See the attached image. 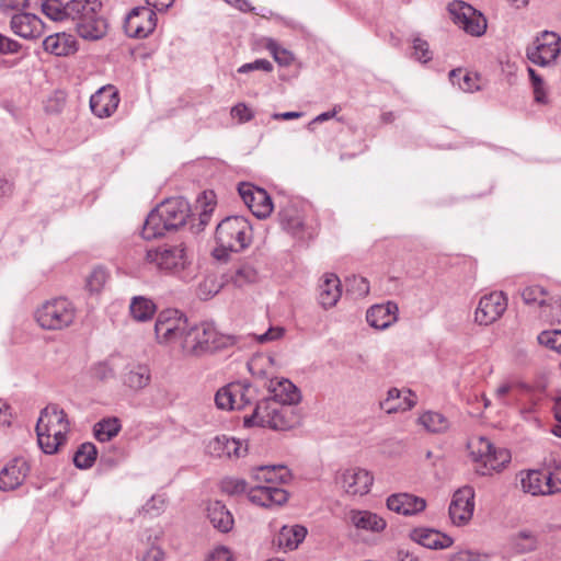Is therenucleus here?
I'll use <instances>...</instances> for the list:
<instances>
[{"mask_svg":"<svg viewBox=\"0 0 561 561\" xmlns=\"http://www.w3.org/2000/svg\"><path fill=\"white\" fill-rule=\"evenodd\" d=\"M474 510V491L471 486L466 485L458 489L451 499L449 505V517L453 524L460 526L467 524Z\"/></svg>","mask_w":561,"mask_h":561,"instance_id":"dca6fc26","label":"nucleus"},{"mask_svg":"<svg viewBox=\"0 0 561 561\" xmlns=\"http://www.w3.org/2000/svg\"><path fill=\"white\" fill-rule=\"evenodd\" d=\"M244 426L268 427L274 431H288L299 425L300 414L291 404H282L277 400H261L253 413L243 420Z\"/></svg>","mask_w":561,"mask_h":561,"instance_id":"7ed1b4c3","label":"nucleus"},{"mask_svg":"<svg viewBox=\"0 0 561 561\" xmlns=\"http://www.w3.org/2000/svg\"><path fill=\"white\" fill-rule=\"evenodd\" d=\"M268 390L273 393L272 397L264 400H277L282 404L295 405L300 402L301 394L299 389L288 379L271 380Z\"/></svg>","mask_w":561,"mask_h":561,"instance_id":"bb28decb","label":"nucleus"},{"mask_svg":"<svg viewBox=\"0 0 561 561\" xmlns=\"http://www.w3.org/2000/svg\"><path fill=\"white\" fill-rule=\"evenodd\" d=\"M28 5L27 0H0V10L7 12L10 10L24 9Z\"/></svg>","mask_w":561,"mask_h":561,"instance_id":"774afa93","label":"nucleus"},{"mask_svg":"<svg viewBox=\"0 0 561 561\" xmlns=\"http://www.w3.org/2000/svg\"><path fill=\"white\" fill-rule=\"evenodd\" d=\"M469 448L473 460L477 462L476 472L480 476H489L492 471H501L511 461L510 450L495 448L485 437H479L476 443H470Z\"/></svg>","mask_w":561,"mask_h":561,"instance_id":"423d86ee","label":"nucleus"},{"mask_svg":"<svg viewBox=\"0 0 561 561\" xmlns=\"http://www.w3.org/2000/svg\"><path fill=\"white\" fill-rule=\"evenodd\" d=\"M266 484L274 485L277 483H287L291 479V473L285 466H265Z\"/></svg>","mask_w":561,"mask_h":561,"instance_id":"de8ad7c7","label":"nucleus"},{"mask_svg":"<svg viewBox=\"0 0 561 561\" xmlns=\"http://www.w3.org/2000/svg\"><path fill=\"white\" fill-rule=\"evenodd\" d=\"M350 520L357 529L379 533L386 528V520L369 511H351Z\"/></svg>","mask_w":561,"mask_h":561,"instance_id":"72a5a7b5","label":"nucleus"},{"mask_svg":"<svg viewBox=\"0 0 561 561\" xmlns=\"http://www.w3.org/2000/svg\"><path fill=\"white\" fill-rule=\"evenodd\" d=\"M11 408L0 399V427H9L11 425Z\"/></svg>","mask_w":561,"mask_h":561,"instance_id":"338daca9","label":"nucleus"},{"mask_svg":"<svg viewBox=\"0 0 561 561\" xmlns=\"http://www.w3.org/2000/svg\"><path fill=\"white\" fill-rule=\"evenodd\" d=\"M30 472L27 461L22 457L12 459L0 471V490L8 492L21 486Z\"/></svg>","mask_w":561,"mask_h":561,"instance_id":"f3484780","label":"nucleus"},{"mask_svg":"<svg viewBox=\"0 0 561 561\" xmlns=\"http://www.w3.org/2000/svg\"><path fill=\"white\" fill-rule=\"evenodd\" d=\"M68 2L60 0H43L41 3L42 12L53 21H64L68 19Z\"/></svg>","mask_w":561,"mask_h":561,"instance_id":"c03bdc74","label":"nucleus"},{"mask_svg":"<svg viewBox=\"0 0 561 561\" xmlns=\"http://www.w3.org/2000/svg\"><path fill=\"white\" fill-rule=\"evenodd\" d=\"M545 482V472L540 470H529L520 480L523 491L531 495H548Z\"/></svg>","mask_w":561,"mask_h":561,"instance_id":"c9c22d12","label":"nucleus"},{"mask_svg":"<svg viewBox=\"0 0 561 561\" xmlns=\"http://www.w3.org/2000/svg\"><path fill=\"white\" fill-rule=\"evenodd\" d=\"M561 38L554 32L543 31L538 35L533 46L527 47V58L536 65L548 66L560 53Z\"/></svg>","mask_w":561,"mask_h":561,"instance_id":"9b49d317","label":"nucleus"},{"mask_svg":"<svg viewBox=\"0 0 561 561\" xmlns=\"http://www.w3.org/2000/svg\"><path fill=\"white\" fill-rule=\"evenodd\" d=\"M256 399V391L249 382L237 381L220 388L215 403L221 410H242Z\"/></svg>","mask_w":561,"mask_h":561,"instance_id":"6e6552de","label":"nucleus"},{"mask_svg":"<svg viewBox=\"0 0 561 561\" xmlns=\"http://www.w3.org/2000/svg\"><path fill=\"white\" fill-rule=\"evenodd\" d=\"M284 329L279 327L270 328L265 333L257 336L259 343H266L278 340L283 336Z\"/></svg>","mask_w":561,"mask_h":561,"instance_id":"e2e57ef3","label":"nucleus"},{"mask_svg":"<svg viewBox=\"0 0 561 561\" xmlns=\"http://www.w3.org/2000/svg\"><path fill=\"white\" fill-rule=\"evenodd\" d=\"M91 376L100 381L114 377V370L107 363H98L91 368Z\"/></svg>","mask_w":561,"mask_h":561,"instance_id":"bf43d9fd","label":"nucleus"},{"mask_svg":"<svg viewBox=\"0 0 561 561\" xmlns=\"http://www.w3.org/2000/svg\"><path fill=\"white\" fill-rule=\"evenodd\" d=\"M10 26L12 32L25 39L38 38L43 35V21L32 13H16L11 18Z\"/></svg>","mask_w":561,"mask_h":561,"instance_id":"6ab92c4d","label":"nucleus"},{"mask_svg":"<svg viewBox=\"0 0 561 561\" xmlns=\"http://www.w3.org/2000/svg\"><path fill=\"white\" fill-rule=\"evenodd\" d=\"M411 538L420 546L430 549H446L454 542L453 538L435 529L417 528L411 534Z\"/></svg>","mask_w":561,"mask_h":561,"instance_id":"393cba45","label":"nucleus"},{"mask_svg":"<svg viewBox=\"0 0 561 561\" xmlns=\"http://www.w3.org/2000/svg\"><path fill=\"white\" fill-rule=\"evenodd\" d=\"M507 308V298L502 291L483 296L477 307L474 319L481 325H489L502 317Z\"/></svg>","mask_w":561,"mask_h":561,"instance_id":"4468645a","label":"nucleus"},{"mask_svg":"<svg viewBox=\"0 0 561 561\" xmlns=\"http://www.w3.org/2000/svg\"><path fill=\"white\" fill-rule=\"evenodd\" d=\"M121 428V421L117 417H107L94 424L93 434L99 442L104 443L117 436Z\"/></svg>","mask_w":561,"mask_h":561,"instance_id":"e433bc0d","label":"nucleus"},{"mask_svg":"<svg viewBox=\"0 0 561 561\" xmlns=\"http://www.w3.org/2000/svg\"><path fill=\"white\" fill-rule=\"evenodd\" d=\"M98 456L94 444L83 443L73 455V463L79 469H89L93 466Z\"/></svg>","mask_w":561,"mask_h":561,"instance_id":"ea45409f","label":"nucleus"},{"mask_svg":"<svg viewBox=\"0 0 561 561\" xmlns=\"http://www.w3.org/2000/svg\"><path fill=\"white\" fill-rule=\"evenodd\" d=\"M249 500L262 507L280 506L288 500V492L275 485L256 484L248 491Z\"/></svg>","mask_w":561,"mask_h":561,"instance_id":"a211bd4d","label":"nucleus"},{"mask_svg":"<svg viewBox=\"0 0 561 561\" xmlns=\"http://www.w3.org/2000/svg\"><path fill=\"white\" fill-rule=\"evenodd\" d=\"M150 382V370L146 366H136L124 376V383L133 390H140Z\"/></svg>","mask_w":561,"mask_h":561,"instance_id":"58836bf2","label":"nucleus"},{"mask_svg":"<svg viewBox=\"0 0 561 561\" xmlns=\"http://www.w3.org/2000/svg\"><path fill=\"white\" fill-rule=\"evenodd\" d=\"M99 11L94 10L93 14L85 15L82 21L76 23V31L83 39L98 41L105 36L107 22L99 14Z\"/></svg>","mask_w":561,"mask_h":561,"instance_id":"b1692460","label":"nucleus"},{"mask_svg":"<svg viewBox=\"0 0 561 561\" xmlns=\"http://www.w3.org/2000/svg\"><path fill=\"white\" fill-rule=\"evenodd\" d=\"M238 192L243 203L256 218L265 219L273 211L272 198L265 190L243 182L239 184Z\"/></svg>","mask_w":561,"mask_h":561,"instance_id":"ddd939ff","label":"nucleus"},{"mask_svg":"<svg viewBox=\"0 0 561 561\" xmlns=\"http://www.w3.org/2000/svg\"><path fill=\"white\" fill-rule=\"evenodd\" d=\"M253 70H263L270 72L273 70V65L266 59H256L253 62L244 64L238 68L239 73H248Z\"/></svg>","mask_w":561,"mask_h":561,"instance_id":"052dcab7","label":"nucleus"},{"mask_svg":"<svg viewBox=\"0 0 561 561\" xmlns=\"http://www.w3.org/2000/svg\"><path fill=\"white\" fill-rule=\"evenodd\" d=\"M191 208L183 197L169 198L152 209L142 226L141 236L146 240L163 237L176 231L186 224Z\"/></svg>","mask_w":561,"mask_h":561,"instance_id":"f257e3e1","label":"nucleus"},{"mask_svg":"<svg viewBox=\"0 0 561 561\" xmlns=\"http://www.w3.org/2000/svg\"><path fill=\"white\" fill-rule=\"evenodd\" d=\"M207 561H231V552L226 547H218L209 553Z\"/></svg>","mask_w":561,"mask_h":561,"instance_id":"0e129e2a","label":"nucleus"},{"mask_svg":"<svg viewBox=\"0 0 561 561\" xmlns=\"http://www.w3.org/2000/svg\"><path fill=\"white\" fill-rule=\"evenodd\" d=\"M453 84H458L463 92H474L481 89V78L478 73H463L461 69H453L449 72Z\"/></svg>","mask_w":561,"mask_h":561,"instance_id":"4c0bfd02","label":"nucleus"},{"mask_svg":"<svg viewBox=\"0 0 561 561\" xmlns=\"http://www.w3.org/2000/svg\"><path fill=\"white\" fill-rule=\"evenodd\" d=\"M387 507L398 514L415 515L425 510L426 502L423 497L410 493H398L387 499Z\"/></svg>","mask_w":561,"mask_h":561,"instance_id":"5701e85b","label":"nucleus"},{"mask_svg":"<svg viewBox=\"0 0 561 561\" xmlns=\"http://www.w3.org/2000/svg\"><path fill=\"white\" fill-rule=\"evenodd\" d=\"M221 490L229 495L241 494L249 491L247 481L236 478H227L222 480Z\"/></svg>","mask_w":561,"mask_h":561,"instance_id":"5fc2aeb1","label":"nucleus"},{"mask_svg":"<svg viewBox=\"0 0 561 561\" xmlns=\"http://www.w3.org/2000/svg\"><path fill=\"white\" fill-rule=\"evenodd\" d=\"M198 203L202 205V210L199 213V227L203 229L208 225L215 209V193L213 191L204 192L202 198L198 199Z\"/></svg>","mask_w":561,"mask_h":561,"instance_id":"a18cd8bd","label":"nucleus"},{"mask_svg":"<svg viewBox=\"0 0 561 561\" xmlns=\"http://www.w3.org/2000/svg\"><path fill=\"white\" fill-rule=\"evenodd\" d=\"M35 430L50 432L57 438L67 439L69 421L66 412L57 404H48L41 411Z\"/></svg>","mask_w":561,"mask_h":561,"instance_id":"2eb2a0df","label":"nucleus"},{"mask_svg":"<svg viewBox=\"0 0 561 561\" xmlns=\"http://www.w3.org/2000/svg\"><path fill=\"white\" fill-rule=\"evenodd\" d=\"M545 477L548 495L561 492V465H556L552 471L545 472Z\"/></svg>","mask_w":561,"mask_h":561,"instance_id":"864d4df0","label":"nucleus"},{"mask_svg":"<svg viewBox=\"0 0 561 561\" xmlns=\"http://www.w3.org/2000/svg\"><path fill=\"white\" fill-rule=\"evenodd\" d=\"M157 14L148 7H136L127 14L125 33L133 38H146L157 26Z\"/></svg>","mask_w":561,"mask_h":561,"instance_id":"f8f14e48","label":"nucleus"},{"mask_svg":"<svg viewBox=\"0 0 561 561\" xmlns=\"http://www.w3.org/2000/svg\"><path fill=\"white\" fill-rule=\"evenodd\" d=\"M76 319V308L67 298L46 300L35 311V320L44 330L57 331L68 328Z\"/></svg>","mask_w":561,"mask_h":561,"instance_id":"39448f33","label":"nucleus"},{"mask_svg":"<svg viewBox=\"0 0 561 561\" xmlns=\"http://www.w3.org/2000/svg\"><path fill=\"white\" fill-rule=\"evenodd\" d=\"M546 296V289L538 285L528 286L522 291V298L526 305L538 304L540 307L547 306Z\"/></svg>","mask_w":561,"mask_h":561,"instance_id":"09e8293b","label":"nucleus"},{"mask_svg":"<svg viewBox=\"0 0 561 561\" xmlns=\"http://www.w3.org/2000/svg\"><path fill=\"white\" fill-rule=\"evenodd\" d=\"M399 308L393 301L375 305L367 310L366 320L370 327L379 330L389 328L398 320Z\"/></svg>","mask_w":561,"mask_h":561,"instance_id":"4be33fe9","label":"nucleus"},{"mask_svg":"<svg viewBox=\"0 0 561 561\" xmlns=\"http://www.w3.org/2000/svg\"><path fill=\"white\" fill-rule=\"evenodd\" d=\"M407 394L402 398V391L391 388L387 392V398L380 402V408L388 414L410 410L416 404L415 394L411 390H408Z\"/></svg>","mask_w":561,"mask_h":561,"instance_id":"7c9ffc66","label":"nucleus"},{"mask_svg":"<svg viewBox=\"0 0 561 561\" xmlns=\"http://www.w3.org/2000/svg\"><path fill=\"white\" fill-rule=\"evenodd\" d=\"M20 48V44L13 39H10L0 34V53L10 54L16 53Z\"/></svg>","mask_w":561,"mask_h":561,"instance_id":"69168bd1","label":"nucleus"},{"mask_svg":"<svg viewBox=\"0 0 561 561\" xmlns=\"http://www.w3.org/2000/svg\"><path fill=\"white\" fill-rule=\"evenodd\" d=\"M102 3L100 0H70L68 1V19L72 20L75 24L82 21L85 15L93 14L94 10H101Z\"/></svg>","mask_w":561,"mask_h":561,"instance_id":"f704fd0d","label":"nucleus"},{"mask_svg":"<svg viewBox=\"0 0 561 561\" xmlns=\"http://www.w3.org/2000/svg\"><path fill=\"white\" fill-rule=\"evenodd\" d=\"M373 481L370 472L360 468L347 469L341 476L342 488L351 495L367 494Z\"/></svg>","mask_w":561,"mask_h":561,"instance_id":"aec40b11","label":"nucleus"},{"mask_svg":"<svg viewBox=\"0 0 561 561\" xmlns=\"http://www.w3.org/2000/svg\"><path fill=\"white\" fill-rule=\"evenodd\" d=\"M231 116L240 123H247L254 118V113L247 104L238 103L231 108Z\"/></svg>","mask_w":561,"mask_h":561,"instance_id":"680f3d73","label":"nucleus"},{"mask_svg":"<svg viewBox=\"0 0 561 561\" xmlns=\"http://www.w3.org/2000/svg\"><path fill=\"white\" fill-rule=\"evenodd\" d=\"M268 50L273 55L275 61L280 66H288L294 60V56L288 50L279 47L275 42L267 45Z\"/></svg>","mask_w":561,"mask_h":561,"instance_id":"4d7b16f0","label":"nucleus"},{"mask_svg":"<svg viewBox=\"0 0 561 561\" xmlns=\"http://www.w3.org/2000/svg\"><path fill=\"white\" fill-rule=\"evenodd\" d=\"M215 241L214 257L226 260L229 252H241L251 244L252 226L243 216H228L217 225Z\"/></svg>","mask_w":561,"mask_h":561,"instance_id":"f03ea898","label":"nucleus"},{"mask_svg":"<svg viewBox=\"0 0 561 561\" xmlns=\"http://www.w3.org/2000/svg\"><path fill=\"white\" fill-rule=\"evenodd\" d=\"M43 48L55 56H68L77 51V42L70 34L56 33L43 41Z\"/></svg>","mask_w":561,"mask_h":561,"instance_id":"c756f323","label":"nucleus"},{"mask_svg":"<svg viewBox=\"0 0 561 561\" xmlns=\"http://www.w3.org/2000/svg\"><path fill=\"white\" fill-rule=\"evenodd\" d=\"M241 443L236 438L220 435L214 437L206 446V451L217 458H239L241 456Z\"/></svg>","mask_w":561,"mask_h":561,"instance_id":"a878e982","label":"nucleus"},{"mask_svg":"<svg viewBox=\"0 0 561 561\" xmlns=\"http://www.w3.org/2000/svg\"><path fill=\"white\" fill-rule=\"evenodd\" d=\"M419 422L432 433H444L449 428V421L438 412H425L419 417Z\"/></svg>","mask_w":561,"mask_h":561,"instance_id":"79ce46f5","label":"nucleus"},{"mask_svg":"<svg viewBox=\"0 0 561 561\" xmlns=\"http://www.w3.org/2000/svg\"><path fill=\"white\" fill-rule=\"evenodd\" d=\"M230 279L237 287H243L255 283L259 279V273L251 264L242 263L236 267Z\"/></svg>","mask_w":561,"mask_h":561,"instance_id":"37998d69","label":"nucleus"},{"mask_svg":"<svg viewBox=\"0 0 561 561\" xmlns=\"http://www.w3.org/2000/svg\"><path fill=\"white\" fill-rule=\"evenodd\" d=\"M413 50L415 59H417L421 62H428L433 58L428 43L420 37L414 38Z\"/></svg>","mask_w":561,"mask_h":561,"instance_id":"6e6d98bb","label":"nucleus"},{"mask_svg":"<svg viewBox=\"0 0 561 561\" xmlns=\"http://www.w3.org/2000/svg\"><path fill=\"white\" fill-rule=\"evenodd\" d=\"M307 528L301 525L283 526L273 543L284 550H294L304 541Z\"/></svg>","mask_w":561,"mask_h":561,"instance_id":"2f4dec72","label":"nucleus"},{"mask_svg":"<svg viewBox=\"0 0 561 561\" xmlns=\"http://www.w3.org/2000/svg\"><path fill=\"white\" fill-rule=\"evenodd\" d=\"M342 295L341 282L335 274H325L319 285V304L329 309L334 307Z\"/></svg>","mask_w":561,"mask_h":561,"instance_id":"c85d7f7f","label":"nucleus"},{"mask_svg":"<svg viewBox=\"0 0 561 561\" xmlns=\"http://www.w3.org/2000/svg\"><path fill=\"white\" fill-rule=\"evenodd\" d=\"M156 312V305L145 297H134L130 304V313L137 321H147Z\"/></svg>","mask_w":561,"mask_h":561,"instance_id":"a19ab883","label":"nucleus"},{"mask_svg":"<svg viewBox=\"0 0 561 561\" xmlns=\"http://www.w3.org/2000/svg\"><path fill=\"white\" fill-rule=\"evenodd\" d=\"M236 340L231 335L219 333L210 322L187 325L182 348L185 354L201 356L232 346Z\"/></svg>","mask_w":561,"mask_h":561,"instance_id":"20e7f679","label":"nucleus"},{"mask_svg":"<svg viewBox=\"0 0 561 561\" xmlns=\"http://www.w3.org/2000/svg\"><path fill=\"white\" fill-rule=\"evenodd\" d=\"M146 261L153 264L158 270L167 273H180L187 265V257L184 245L164 244L156 249L148 250Z\"/></svg>","mask_w":561,"mask_h":561,"instance_id":"0eeeda50","label":"nucleus"},{"mask_svg":"<svg viewBox=\"0 0 561 561\" xmlns=\"http://www.w3.org/2000/svg\"><path fill=\"white\" fill-rule=\"evenodd\" d=\"M538 342L561 354V330L541 332L538 335Z\"/></svg>","mask_w":561,"mask_h":561,"instance_id":"603ef678","label":"nucleus"},{"mask_svg":"<svg viewBox=\"0 0 561 561\" xmlns=\"http://www.w3.org/2000/svg\"><path fill=\"white\" fill-rule=\"evenodd\" d=\"M165 507V497L163 495H153L151 499L142 506L141 511L145 514L157 516L161 512H163Z\"/></svg>","mask_w":561,"mask_h":561,"instance_id":"13d9d810","label":"nucleus"},{"mask_svg":"<svg viewBox=\"0 0 561 561\" xmlns=\"http://www.w3.org/2000/svg\"><path fill=\"white\" fill-rule=\"evenodd\" d=\"M451 20L466 33L472 36H481L486 30V19L472 5L455 0L448 4Z\"/></svg>","mask_w":561,"mask_h":561,"instance_id":"1a4fd4ad","label":"nucleus"},{"mask_svg":"<svg viewBox=\"0 0 561 561\" xmlns=\"http://www.w3.org/2000/svg\"><path fill=\"white\" fill-rule=\"evenodd\" d=\"M187 319L175 309H168L159 313L154 333L159 343H171L181 339L184 341L185 331L187 330Z\"/></svg>","mask_w":561,"mask_h":561,"instance_id":"9d476101","label":"nucleus"},{"mask_svg":"<svg viewBox=\"0 0 561 561\" xmlns=\"http://www.w3.org/2000/svg\"><path fill=\"white\" fill-rule=\"evenodd\" d=\"M108 274L105 268L96 267L87 278V287L91 293H100L107 280Z\"/></svg>","mask_w":561,"mask_h":561,"instance_id":"3c124183","label":"nucleus"},{"mask_svg":"<svg viewBox=\"0 0 561 561\" xmlns=\"http://www.w3.org/2000/svg\"><path fill=\"white\" fill-rule=\"evenodd\" d=\"M119 103L118 92L112 87H103L90 98L91 111L99 117H108Z\"/></svg>","mask_w":561,"mask_h":561,"instance_id":"412c9836","label":"nucleus"},{"mask_svg":"<svg viewBox=\"0 0 561 561\" xmlns=\"http://www.w3.org/2000/svg\"><path fill=\"white\" fill-rule=\"evenodd\" d=\"M278 217L282 227L293 236H298L302 232L305 226L304 215L298 204L287 202L282 206Z\"/></svg>","mask_w":561,"mask_h":561,"instance_id":"cd10ccee","label":"nucleus"},{"mask_svg":"<svg viewBox=\"0 0 561 561\" xmlns=\"http://www.w3.org/2000/svg\"><path fill=\"white\" fill-rule=\"evenodd\" d=\"M514 543L519 552H528L536 549L537 539L530 530H520L514 536Z\"/></svg>","mask_w":561,"mask_h":561,"instance_id":"8fccbe9b","label":"nucleus"},{"mask_svg":"<svg viewBox=\"0 0 561 561\" xmlns=\"http://www.w3.org/2000/svg\"><path fill=\"white\" fill-rule=\"evenodd\" d=\"M207 517L211 525L220 533L230 531L234 524L232 514L220 501H214L208 504Z\"/></svg>","mask_w":561,"mask_h":561,"instance_id":"473e14b6","label":"nucleus"},{"mask_svg":"<svg viewBox=\"0 0 561 561\" xmlns=\"http://www.w3.org/2000/svg\"><path fill=\"white\" fill-rule=\"evenodd\" d=\"M36 434L38 446L48 455L55 454L58 450V447L66 442L64 438H57L55 435L50 434V432L36 431Z\"/></svg>","mask_w":561,"mask_h":561,"instance_id":"49530a36","label":"nucleus"}]
</instances>
